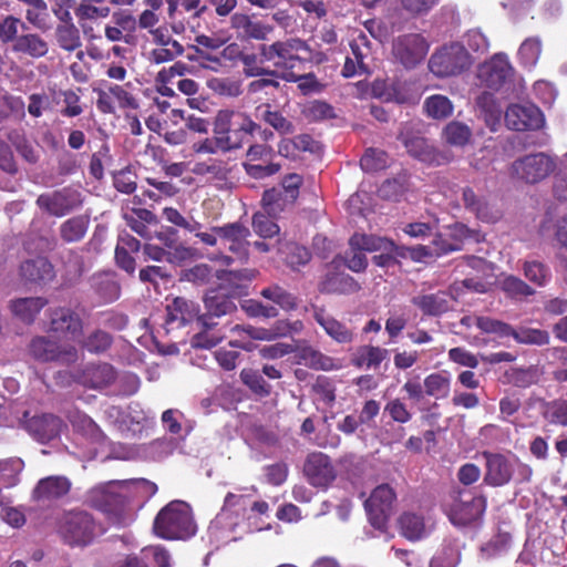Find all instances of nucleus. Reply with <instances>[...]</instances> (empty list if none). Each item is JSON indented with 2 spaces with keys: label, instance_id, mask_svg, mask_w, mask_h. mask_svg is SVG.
I'll list each match as a JSON object with an SVG mask.
<instances>
[{
  "label": "nucleus",
  "instance_id": "obj_1",
  "mask_svg": "<svg viewBox=\"0 0 567 567\" xmlns=\"http://www.w3.org/2000/svg\"><path fill=\"white\" fill-rule=\"evenodd\" d=\"M250 498L243 493H228L220 513L210 523L208 533L217 544L241 539L245 535L267 529L261 516L248 509Z\"/></svg>",
  "mask_w": 567,
  "mask_h": 567
},
{
  "label": "nucleus",
  "instance_id": "obj_2",
  "mask_svg": "<svg viewBox=\"0 0 567 567\" xmlns=\"http://www.w3.org/2000/svg\"><path fill=\"white\" fill-rule=\"evenodd\" d=\"M124 481H110L97 484L86 493V502L111 515L115 525L127 526L135 519L134 508L127 505L124 496Z\"/></svg>",
  "mask_w": 567,
  "mask_h": 567
},
{
  "label": "nucleus",
  "instance_id": "obj_3",
  "mask_svg": "<svg viewBox=\"0 0 567 567\" xmlns=\"http://www.w3.org/2000/svg\"><path fill=\"white\" fill-rule=\"evenodd\" d=\"M153 530L159 538L186 540L197 532L190 506L183 501H172L156 515Z\"/></svg>",
  "mask_w": 567,
  "mask_h": 567
},
{
  "label": "nucleus",
  "instance_id": "obj_4",
  "mask_svg": "<svg viewBox=\"0 0 567 567\" xmlns=\"http://www.w3.org/2000/svg\"><path fill=\"white\" fill-rule=\"evenodd\" d=\"M260 126L247 114L231 110H220L214 121V134H217L221 152H228L243 146L248 136Z\"/></svg>",
  "mask_w": 567,
  "mask_h": 567
},
{
  "label": "nucleus",
  "instance_id": "obj_5",
  "mask_svg": "<svg viewBox=\"0 0 567 567\" xmlns=\"http://www.w3.org/2000/svg\"><path fill=\"white\" fill-rule=\"evenodd\" d=\"M261 62H270L278 74L292 71L297 63L308 61L311 55L309 45L301 39L290 38L259 47ZM279 78V75H275Z\"/></svg>",
  "mask_w": 567,
  "mask_h": 567
},
{
  "label": "nucleus",
  "instance_id": "obj_6",
  "mask_svg": "<svg viewBox=\"0 0 567 567\" xmlns=\"http://www.w3.org/2000/svg\"><path fill=\"white\" fill-rule=\"evenodd\" d=\"M483 293L487 291V286L475 279H465L451 286L450 292L437 291L434 293H422L412 298V303L417 307L425 316H441L451 308L450 298L457 300L465 291Z\"/></svg>",
  "mask_w": 567,
  "mask_h": 567
},
{
  "label": "nucleus",
  "instance_id": "obj_7",
  "mask_svg": "<svg viewBox=\"0 0 567 567\" xmlns=\"http://www.w3.org/2000/svg\"><path fill=\"white\" fill-rule=\"evenodd\" d=\"M473 59L460 42L437 49L429 60L430 71L437 78L456 76L471 68Z\"/></svg>",
  "mask_w": 567,
  "mask_h": 567
},
{
  "label": "nucleus",
  "instance_id": "obj_8",
  "mask_svg": "<svg viewBox=\"0 0 567 567\" xmlns=\"http://www.w3.org/2000/svg\"><path fill=\"white\" fill-rule=\"evenodd\" d=\"M28 353L39 362H59L70 364L78 360L79 350L73 344H59L56 341L39 336L34 337L29 346Z\"/></svg>",
  "mask_w": 567,
  "mask_h": 567
},
{
  "label": "nucleus",
  "instance_id": "obj_9",
  "mask_svg": "<svg viewBox=\"0 0 567 567\" xmlns=\"http://www.w3.org/2000/svg\"><path fill=\"white\" fill-rule=\"evenodd\" d=\"M470 235L468 228L462 224L453 225L445 238L443 234L436 235L430 245H420L411 249V256L413 259L421 261L426 258L439 257L450 251L458 250L463 239Z\"/></svg>",
  "mask_w": 567,
  "mask_h": 567
},
{
  "label": "nucleus",
  "instance_id": "obj_10",
  "mask_svg": "<svg viewBox=\"0 0 567 567\" xmlns=\"http://www.w3.org/2000/svg\"><path fill=\"white\" fill-rule=\"evenodd\" d=\"M101 532L92 516L85 512L68 513L61 524V533L71 545L85 546Z\"/></svg>",
  "mask_w": 567,
  "mask_h": 567
},
{
  "label": "nucleus",
  "instance_id": "obj_11",
  "mask_svg": "<svg viewBox=\"0 0 567 567\" xmlns=\"http://www.w3.org/2000/svg\"><path fill=\"white\" fill-rule=\"evenodd\" d=\"M554 159L545 153L523 156L512 164L513 175L526 184H536L555 169Z\"/></svg>",
  "mask_w": 567,
  "mask_h": 567
},
{
  "label": "nucleus",
  "instance_id": "obj_12",
  "mask_svg": "<svg viewBox=\"0 0 567 567\" xmlns=\"http://www.w3.org/2000/svg\"><path fill=\"white\" fill-rule=\"evenodd\" d=\"M483 456L485 458L484 482L494 487L508 484L517 470V457L491 452H484Z\"/></svg>",
  "mask_w": 567,
  "mask_h": 567
},
{
  "label": "nucleus",
  "instance_id": "obj_13",
  "mask_svg": "<svg viewBox=\"0 0 567 567\" xmlns=\"http://www.w3.org/2000/svg\"><path fill=\"white\" fill-rule=\"evenodd\" d=\"M302 178L298 174H290L282 181V189H268L262 196V207L269 215H278L288 204H292L298 195Z\"/></svg>",
  "mask_w": 567,
  "mask_h": 567
},
{
  "label": "nucleus",
  "instance_id": "obj_14",
  "mask_svg": "<svg viewBox=\"0 0 567 567\" xmlns=\"http://www.w3.org/2000/svg\"><path fill=\"white\" fill-rule=\"evenodd\" d=\"M82 194L78 188L62 189L42 194L38 197V206L51 215L61 217L82 205Z\"/></svg>",
  "mask_w": 567,
  "mask_h": 567
},
{
  "label": "nucleus",
  "instance_id": "obj_15",
  "mask_svg": "<svg viewBox=\"0 0 567 567\" xmlns=\"http://www.w3.org/2000/svg\"><path fill=\"white\" fill-rule=\"evenodd\" d=\"M395 493L386 485H380L373 489L364 506L372 526L383 529L392 513Z\"/></svg>",
  "mask_w": 567,
  "mask_h": 567
},
{
  "label": "nucleus",
  "instance_id": "obj_16",
  "mask_svg": "<svg viewBox=\"0 0 567 567\" xmlns=\"http://www.w3.org/2000/svg\"><path fill=\"white\" fill-rule=\"evenodd\" d=\"M486 498L483 495H461L449 508L450 520L457 526H466L482 518L486 511Z\"/></svg>",
  "mask_w": 567,
  "mask_h": 567
},
{
  "label": "nucleus",
  "instance_id": "obj_17",
  "mask_svg": "<svg viewBox=\"0 0 567 567\" xmlns=\"http://www.w3.org/2000/svg\"><path fill=\"white\" fill-rule=\"evenodd\" d=\"M427 51L429 44L420 34H404L393 41V55L405 68H414L423 61Z\"/></svg>",
  "mask_w": 567,
  "mask_h": 567
},
{
  "label": "nucleus",
  "instance_id": "obj_18",
  "mask_svg": "<svg viewBox=\"0 0 567 567\" xmlns=\"http://www.w3.org/2000/svg\"><path fill=\"white\" fill-rule=\"evenodd\" d=\"M514 74V68L506 53H495L489 60L481 64L478 78L492 90L501 89Z\"/></svg>",
  "mask_w": 567,
  "mask_h": 567
},
{
  "label": "nucleus",
  "instance_id": "obj_19",
  "mask_svg": "<svg viewBox=\"0 0 567 567\" xmlns=\"http://www.w3.org/2000/svg\"><path fill=\"white\" fill-rule=\"evenodd\" d=\"M505 123L514 131H535L543 127L545 118L534 104H512L505 112Z\"/></svg>",
  "mask_w": 567,
  "mask_h": 567
},
{
  "label": "nucleus",
  "instance_id": "obj_20",
  "mask_svg": "<svg viewBox=\"0 0 567 567\" xmlns=\"http://www.w3.org/2000/svg\"><path fill=\"white\" fill-rule=\"evenodd\" d=\"M166 324L171 328H179L194 321L202 328H210L213 324L207 321L206 316H199V308L195 302L181 297L166 306Z\"/></svg>",
  "mask_w": 567,
  "mask_h": 567
},
{
  "label": "nucleus",
  "instance_id": "obj_21",
  "mask_svg": "<svg viewBox=\"0 0 567 567\" xmlns=\"http://www.w3.org/2000/svg\"><path fill=\"white\" fill-rule=\"evenodd\" d=\"M221 244L227 247L238 259H246L248 256V237L250 231L241 224L234 223L215 228Z\"/></svg>",
  "mask_w": 567,
  "mask_h": 567
},
{
  "label": "nucleus",
  "instance_id": "obj_22",
  "mask_svg": "<svg viewBox=\"0 0 567 567\" xmlns=\"http://www.w3.org/2000/svg\"><path fill=\"white\" fill-rule=\"evenodd\" d=\"M305 474L310 484L317 487H327L336 478V471L330 458L320 452L308 456Z\"/></svg>",
  "mask_w": 567,
  "mask_h": 567
},
{
  "label": "nucleus",
  "instance_id": "obj_23",
  "mask_svg": "<svg viewBox=\"0 0 567 567\" xmlns=\"http://www.w3.org/2000/svg\"><path fill=\"white\" fill-rule=\"evenodd\" d=\"M50 328L54 332L65 333L69 338L82 343V321L80 317L68 308H58L51 312Z\"/></svg>",
  "mask_w": 567,
  "mask_h": 567
},
{
  "label": "nucleus",
  "instance_id": "obj_24",
  "mask_svg": "<svg viewBox=\"0 0 567 567\" xmlns=\"http://www.w3.org/2000/svg\"><path fill=\"white\" fill-rule=\"evenodd\" d=\"M315 320L324 330V332L337 343H352L355 339L354 330L347 323L337 320L322 309L315 311Z\"/></svg>",
  "mask_w": 567,
  "mask_h": 567
},
{
  "label": "nucleus",
  "instance_id": "obj_25",
  "mask_svg": "<svg viewBox=\"0 0 567 567\" xmlns=\"http://www.w3.org/2000/svg\"><path fill=\"white\" fill-rule=\"evenodd\" d=\"M231 27L241 37L258 41L267 40L274 31L272 25L244 13H235L231 17Z\"/></svg>",
  "mask_w": 567,
  "mask_h": 567
},
{
  "label": "nucleus",
  "instance_id": "obj_26",
  "mask_svg": "<svg viewBox=\"0 0 567 567\" xmlns=\"http://www.w3.org/2000/svg\"><path fill=\"white\" fill-rule=\"evenodd\" d=\"M70 488L71 482L68 477L48 476L38 482L32 496L38 502H50L66 495Z\"/></svg>",
  "mask_w": 567,
  "mask_h": 567
},
{
  "label": "nucleus",
  "instance_id": "obj_27",
  "mask_svg": "<svg viewBox=\"0 0 567 567\" xmlns=\"http://www.w3.org/2000/svg\"><path fill=\"white\" fill-rule=\"evenodd\" d=\"M234 336L238 339H231L229 346L233 348H240L246 351H251L255 348L252 340L271 341V333L269 328H259L252 326L236 324L230 328Z\"/></svg>",
  "mask_w": 567,
  "mask_h": 567
},
{
  "label": "nucleus",
  "instance_id": "obj_28",
  "mask_svg": "<svg viewBox=\"0 0 567 567\" xmlns=\"http://www.w3.org/2000/svg\"><path fill=\"white\" fill-rule=\"evenodd\" d=\"M402 535L410 540H417L427 536L432 529L430 519L416 513H404L399 518Z\"/></svg>",
  "mask_w": 567,
  "mask_h": 567
},
{
  "label": "nucleus",
  "instance_id": "obj_29",
  "mask_svg": "<svg viewBox=\"0 0 567 567\" xmlns=\"http://www.w3.org/2000/svg\"><path fill=\"white\" fill-rule=\"evenodd\" d=\"M543 52V41L538 35L526 38L518 47L516 60L518 65L526 71L536 68Z\"/></svg>",
  "mask_w": 567,
  "mask_h": 567
},
{
  "label": "nucleus",
  "instance_id": "obj_30",
  "mask_svg": "<svg viewBox=\"0 0 567 567\" xmlns=\"http://www.w3.org/2000/svg\"><path fill=\"white\" fill-rule=\"evenodd\" d=\"M411 124L404 125L399 134L406 151L422 162H431L433 159V150L429 143L417 134L411 131Z\"/></svg>",
  "mask_w": 567,
  "mask_h": 567
},
{
  "label": "nucleus",
  "instance_id": "obj_31",
  "mask_svg": "<svg viewBox=\"0 0 567 567\" xmlns=\"http://www.w3.org/2000/svg\"><path fill=\"white\" fill-rule=\"evenodd\" d=\"M28 426L38 441L45 442L59 435L62 429V421L54 415L43 414L33 417Z\"/></svg>",
  "mask_w": 567,
  "mask_h": 567
},
{
  "label": "nucleus",
  "instance_id": "obj_32",
  "mask_svg": "<svg viewBox=\"0 0 567 567\" xmlns=\"http://www.w3.org/2000/svg\"><path fill=\"white\" fill-rule=\"evenodd\" d=\"M115 380V371L107 363L90 365L81 374L79 382L93 389H102Z\"/></svg>",
  "mask_w": 567,
  "mask_h": 567
},
{
  "label": "nucleus",
  "instance_id": "obj_33",
  "mask_svg": "<svg viewBox=\"0 0 567 567\" xmlns=\"http://www.w3.org/2000/svg\"><path fill=\"white\" fill-rule=\"evenodd\" d=\"M47 303L41 297L19 298L10 302V310L19 320L31 323Z\"/></svg>",
  "mask_w": 567,
  "mask_h": 567
},
{
  "label": "nucleus",
  "instance_id": "obj_34",
  "mask_svg": "<svg viewBox=\"0 0 567 567\" xmlns=\"http://www.w3.org/2000/svg\"><path fill=\"white\" fill-rule=\"evenodd\" d=\"M388 354L389 352L384 348L361 346L354 353L353 363L359 368L378 369Z\"/></svg>",
  "mask_w": 567,
  "mask_h": 567
},
{
  "label": "nucleus",
  "instance_id": "obj_35",
  "mask_svg": "<svg viewBox=\"0 0 567 567\" xmlns=\"http://www.w3.org/2000/svg\"><path fill=\"white\" fill-rule=\"evenodd\" d=\"M21 275L30 281H45L53 278V267L47 258L37 257L21 265Z\"/></svg>",
  "mask_w": 567,
  "mask_h": 567
},
{
  "label": "nucleus",
  "instance_id": "obj_36",
  "mask_svg": "<svg viewBox=\"0 0 567 567\" xmlns=\"http://www.w3.org/2000/svg\"><path fill=\"white\" fill-rule=\"evenodd\" d=\"M451 391V374L440 371L429 374L424 379V392L436 400L445 399Z\"/></svg>",
  "mask_w": 567,
  "mask_h": 567
},
{
  "label": "nucleus",
  "instance_id": "obj_37",
  "mask_svg": "<svg viewBox=\"0 0 567 567\" xmlns=\"http://www.w3.org/2000/svg\"><path fill=\"white\" fill-rule=\"evenodd\" d=\"M123 487L127 505L135 499L144 502L157 492V485L145 478L125 480Z\"/></svg>",
  "mask_w": 567,
  "mask_h": 567
},
{
  "label": "nucleus",
  "instance_id": "obj_38",
  "mask_svg": "<svg viewBox=\"0 0 567 567\" xmlns=\"http://www.w3.org/2000/svg\"><path fill=\"white\" fill-rule=\"evenodd\" d=\"M349 246L364 252H373L378 250L392 251L394 244L391 240L373 235L354 234L349 240Z\"/></svg>",
  "mask_w": 567,
  "mask_h": 567
},
{
  "label": "nucleus",
  "instance_id": "obj_39",
  "mask_svg": "<svg viewBox=\"0 0 567 567\" xmlns=\"http://www.w3.org/2000/svg\"><path fill=\"white\" fill-rule=\"evenodd\" d=\"M256 116L262 120L278 133L286 135L295 132L293 124L287 120L280 112L272 111L269 104H262L256 109Z\"/></svg>",
  "mask_w": 567,
  "mask_h": 567
},
{
  "label": "nucleus",
  "instance_id": "obj_40",
  "mask_svg": "<svg viewBox=\"0 0 567 567\" xmlns=\"http://www.w3.org/2000/svg\"><path fill=\"white\" fill-rule=\"evenodd\" d=\"M13 50L33 58H40L47 54L48 44L37 34H24L16 39Z\"/></svg>",
  "mask_w": 567,
  "mask_h": 567
},
{
  "label": "nucleus",
  "instance_id": "obj_41",
  "mask_svg": "<svg viewBox=\"0 0 567 567\" xmlns=\"http://www.w3.org/2000/svg\"><path fill=\"white\" fill-rule=\"evenodd\" d=\"M205 306L210 316L220 317L235 309L233 300L223 291L210 290L205 296Z\"/></svg>",
  "mask_w": 567,
  "mask_h": 567
},
{
  "label": "nucleus",
  "instance_id": "obj_42",
  "mask_svg": "<svg viewBox=\"0 0 567 567\" xmlns=\"http://www.w3.org/2000/svg\"><path fill=\"white\" fill-rule=\"evenodd\" d=\"M279 79L297 83L303 95L319 93L322 90L321 83L313 73L297 75L293 71H285L279 74Z\"/></svg>",
  "mask_w": 567,
  "mask_h": 567
},
{
  "label": "nucleus",
  "instance_id": "obj_43",
  "mask_svg": "<svg viewBox=\"0 0 567 567\" xmlns=\"http://www.w3.org/2000/svg\"><path fill=\"white\" fill-rule=\"evenodd\" d=\"M472 136L471 128L457 121L450 122L443 130L444 141L452 146L462 147L466 145Z\"/></svg>",
  "mask_w": 567,
  "mask_h": 567
},
{
  "label": "nucleus",
  "instance_id": "obj_44",
  "mask_svg": "<svg viewBox=\"0 0 567 567\" xmlns=\"http://www.w3.org/2000/svg\"><path fill=\"white\" fill-rule=\"evenodd\" d=\"M58 44L65 51L72 52L81 47V38L74 23H60L55 29Z\"/></svg>",
  "mask_w": 567,
  "mask_h": 567
},
{
  "label": "nucleus",
  "instance_id": "obj_45",
  "mask_svg": "<svg viewBox=\"0 0 567 567\" xmlns=\"http://www.w3.org/2000/svg\"><path fill=\"white\" fill-rule=\"evenodd\" d=\"M424 109L430 117L436 120L445 118L453 113L452 102L441 94L429 96L424 102Z\"/></svg>",
  "mask_w": 567,
  "mask_h": 567
},
{
  "label": "nucleus",
  "instance_id": "obj_46",
  "mask_svg": "<svg viewBox=\"0 0 567 567\" xmlns=\"http://www.w3.org/2000/svg\"><path fill=\"white\" fill-rule=\"evenodd\" d=\"M87 225L89 219L83 216L70 218L61 225V237L68 243L78 241L84 237Z\"/></svg>",
  "mask_w": 567,
  "mask_h": 567
},
{
  "label": "nucleus",
  "instance_id": "obj_47",
  "mask_svg": "<svg viewBox=\"0 0 567 567\" xmlns=\"http://www.w3.org/2000/svg\"><path fill=\"white\" fill-rule=\"evenodd\" d=\"M359 286L354 279L346 274H336L328 277L321 285V290L326 292L349 293L358 290Z\"/></svg>",
  "mask_w": 567,
  "mask_h": 567
},
{
  "label": "nucleus",
  "instance_id": "obj_48",
  "mask_svg": "<svg viewBox=\"0 0 567 567\" xmlns=\"http://www.w3.org/2000/svg\"><path fill=\"white\" fill-rule=\"evenodd\" d=\"M260 295L278 305L285 311L293 310L297 307V299L280 286L267 287L261 290Z\"/></svg>",
  "mask_w": 567,
  "mask_h": 567
},
{
  "label": "nucleus",
  "instance_id": "obj_49",
  "mask_svg": "<svg viewBox=\"0 0 567 567\" xmlns=\"http://www.w3.org/2000/svg\"><path fill=\"white\" fill-rule=\"evenodd\" d=\"M113 25L106 24L105 38L111 42H118L125 39L124 31L127 27L134 24V19L130 14L114 13L112 17Z\"/></svg>",
  "mask_w": 567,
  "mask_h": 567
},
{
  "label": "nucleus",
  "instance_id": "obj_50",
  "mask_svg": "<svg viewBox=\"0 0 567 567\" xmlns=\"http://www.w3.org/2000/svg\"><path fill=\"white\" fill-rule=\"evenodd\" d=\"M71 422L73 426L83 432L93 443L102 444L104 441V435L100 431L99 426L95 422L85 414H75L71 416Z\"/></svg>",
  "mask_w": 567,
  "mask_h": 567
},
{
  "label": "nucleus",
  "instance_id": "obj_51",
  "mask_svg": "<svg viewBox=\"0 0 567 567\" xmlns=\"http://www.w3.org/2000/svg\"><path fill=\"white\" fill-rule=\"evenodd\" d=\"M523 271L526 279L538 287H544L550 278L549 269L537 260H526Z\"/></svg>",
  "mask_w": 567,
  "mask_h": 567
},
{
  "label": "nucleus",
  "instance_id": "obj_52",
  "mask_svg": "<svg viewBox=\"0 0 567 567\" xmlns=\"http://www.w3.org/2000/svg\"><path fill=\"white\" fill-rule=\"evenodd\" d=\"M352 55L360 68H369L368 60L371 59V47L368 37L363 33L358 34L350 42Z\"/></svg>",
  "mask_w": 567,
  "mask_h": 567
},
{
  "label": "nucleus",
  "instance_id": "obj_53",
  "mask_svg": "<svg viewBox=\"0 0 567 567\" xmlns=\"http://www.w3.org/2000/svg\"><path fill=\"white\" fill-rule=\"evenodd\" d=\"M389 99L398 103H416L420 95L412 89V84L406 81H396L392 83L389 91Z\"/></svg>",
  "mask_w": 567,
  "mask_h": 567
},
{
  "label": "nucleus",
  "instance_id": "obj_54",
  "mask_svg": "<svg viewBox=\"0 0 567 567\" xmlns=\"http://www.w3.org/2000/svg\"><path fill=\"white\" fill-rule=\"evenodd\" d=\"M519 343L545 346L549 342V334L545 330L533 328H520L511 334Z\"/></svg>",
  "mask_w": 567,
  "mask_h": 567
},
{
  "label": "nucleus",
  "instance_id": "obj_55",
  "mask_svg": "<svg viewBox=\"0 0 567 567\" xmlns=\"http://www.w3.org/2000/svg\"><path fill=\"white\" fill-rule=\"evenodd\" d=\"M501 288L513 298H523L535 293L532 287L515 276L504 277L501 281Z\"/></svg>",
  "mask_w": 567,
  "mask_h": 567
},
{
  "label": "nucleus",
  "instance_id": "obj_56",
  "mask_svg": "<svg viewBox=\"0 0 567 567\" xmlns=\"http://www.w3.org/2000/svg\"><path fill=\"white\" fill-rule=\"evenodd\" d=\"M543 415L551 424L567 425V402L554 401L544 404Z\"/></svg>",
  "mask_w": 567,
  "mask_h": 567
},
{
  "label": "nucleus",
  "instance_id": "obj_57",
  "mask_svg": "<svg viewBox=\"0 0 567 567\" xmlns=\"http://www.w3.org/2000/svg\"><path fill=\"white\" fill-rule=\"evenodd\" d=\"M476 328L485 333H493L501 338L509 337L513 333V328L499 320L480 316L476 320Z\"/></svg>",
  "mask_w": 567,
  "mask_h": 567
},
{
  "label": "nucleus",
  "instance_id": "obj_58",
  "mask_svg": "<svg viewBox=\"0 0 567 567\" xmlns=\"http://www.w3.org/2000/svg\"><path fill=\"white\" fill-rule=\"evenodd\" d=\"M143 559L150 560L154 567H172L169 551L161 545H152L142 549Z\"/></svg>",
  "mask_w": 567,
  "mask_h": 567
},
{
  "label": "nucleus",
  "instance_id": "obj_59",
  "mask_svg": "<svg viewBox=\"0 0 567 567\" xmlns=\"http://www.w3.org/2000/svg\"><path fill=\"white\" fill-rule=\"evenodd\" d=\"M256 213L252 217V227L257 235L271 238L279 234V226L269 218V214Z\"/></svg>",
  "mask_w": 567,
  "mask_h": 567
},
{
  "label": "nucleus",
  "instance_id": "obj_60",
  "mask_svg": "<svg viewBox=\"0 0 567 567\" xmlns=\"http://www.w3.org/2000/svg\"><path fill=\"white\" fill-rule=\"evenodd\" d=\"M360 165L365 172H377L386 167L388 156L383 151L370 148L365 151Z\"/></svg>",
  "mask_w": 567,
  "mask_h": 567
},
{
  "label": "nucleus",
  "instance_id": "obj_61",
  "mask_svg": "<svg viewBox=\"0 0 567 567\" xmlns=\"http://www.w3.org/2000/svg\"><path fill=\"white\" fill-rule=\"evenodd\" d=\"M463 202L464 205L474 212L480 219L485 221H493L496 218L494 216H489L486 205L482 202L481 198L476 196L473 189L465 188L463 190Z\"/></svg>",
  "mask_w": 567,
  "mask_h": 567
},
{
  "label": "nucleus",
  "instance_id": "obj_62",
  "mask_svg": "<svg viewBox=\"0 0 567 567\" xmlns=\"http://www.w3.org/2000/svg\"><path fill=\"white\" fill-rule=\"evenodd\" d=\"M240 378L243 382L249 386L251 391H254L257 394H268L270 386L269 384L264 380V378L257 372L251 369H244L240 372Z\"/></svg>",
  "mask_w": 567,
  "mask_h": 567
},
{
  "label": "nucleus",
  "instance_id": "obj_63",
  "mask_svg": "<svg viewBox=\"0 0 567 567\" xmlns=\"http://www.w3.org/2000/svg\"><path fill=\"white\" fill-rule=\"evenodd\" d=\"M214 274L208 265L199 264L183 271L181 279L196 285H204L213 278Z\"/></svg>",
  "mask_w": 567,
  "mask_h": 567
},
{
  "label": "nucleus",
  "instance_id": "obj_64",
  "mask_svg": "<svg viewBox=\"0 0 567 567\" xmlns=\"http://www.w3.org/2000/svg\"><path fill=\"white\" fill-rule=\"evenodd\" d=\"M208 86L220 95L238 96L241 94V83L231 79H213Z\"/></svg>",
  "mask_w": 567,
  "mask_h": 567
}]
</instances>
